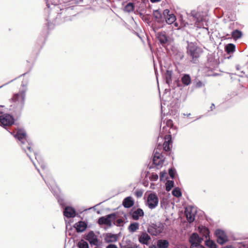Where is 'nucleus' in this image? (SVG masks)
Listing matches in <instances>:
<instances>
[{
    "mask_svg": "<svg viewBox=\"0 0 248 248\" xmlns=\"http://www.w3.org/2000/svg\"><path fill=\"white\" fill-rule=\"evenodd\" d=\"M134 204V202L131 197H127L124 199L123 202V205L125 208H130Z\"/></svg>",
    "mask_w": 248,
    "mask_h": 248,
    "instance_id": "obj_23",
    "label": "nucleus"
},
{
    "mask_svg": "<svg viewBox=\"0 0 248 248\" xmlns=\"http://www.w3.org/2000/svg\"><path fill=\"white\" fill-rule=\"evenodd\" d=\"M35 168H36V169L38 170V172H40L39 170L38 169H37V168L36 167V166H35Z\"/></svg>",
    "mask_w": 248,
    "mask_h": 248,
    "instance_id": "obj_56",
    "label": "nucleus"
},
{
    "mask_svg": "<svg viewBox=\"0 0 248 248\" xmlns=\"http://www.w3.org/2000/svg\"><path fill=\"white\" fill-rule=\"evenodd\" d=\"M34 155H35L36 159L37 160L38 163L40 165L41 167L43 169H44L45 168V165L44 162H43V161L41 159V157L39 155H38L35 152H34Z\"/></svg>",
    "mask_w": 248,
    "mask_h": 248,
    "instance_id": "obj_33",
    "label": "nucleus"
},
{
    "mask_svg": "<svg viewBox=\"0 0 248 248\" xmlns=\"http://www.w3.org/2000/svg\"><path fill=\"white\" fill-rule=\"evenodd\" d=\"M152 178H153V180H154V181H156L157 180L158 177V175L157 174H153L152 175Z\"/></svg>",
    "mask_w": 248,
    "mask_h": 248,
    "instance_id": "obj_45",
    "label": "nucleus"
},
{
    "mask_svg": "<svg viewBox=\"0 0 248 248\" xmlns=\"http://www.w3.org/2000/svg\"><path fill=\"white\" fill-rule=\"evenodd\" d=\"M169 10L166 9L164 11L163 14L168 15V17L166 19V22L169 24H171L176 20V17L173 14L169 15Z\"/></svg>",
    "mask_w": 248,
    "mask_h": 248,
    "instance_id": "obj_20",
    "label": "nucleus"
},
{
    "mask_svg": "<svg viewBox=\"0 0 248 248\" xmlns=\"http://www.w3.org/2000/svg\"><path fill=\"white\" fill-rule=\"evenodd\" d=\"M205 245L208 248H217V245L215 242L211 240H207L205 241Z\"/></svg>",
    "mask_w": 248,
    "mask_h": 248,
    "instance_id": "obj_32",
    "label": "nucleus"
},
{
    "mask_svg": "<svg viewBox=\"0 0 248 248\" xmlns=\"http://www.w3.org/2000/svg\"><path fill=\"white\" fill-rule=\"evenodd\" d=\"M58 202L61 206H63L64 205L63 200L59 197H58Z\"/></svg>",
    "mask_w": 248,
    "mask_h": 248,
    "instance_id": "obj_42",
    "label": "nucleus"
},
{
    "mask_svg": "<svg viewBox=\"0 0 248 248\" xmlns=\"http://www.w3.org/2000/svg\"><path fill=\"white\" fill-rule=\"evenodd\" d=\"M174 182L173 181L169 180L166 183V190L169 191L173 186Z\"/></svg>",
    "mask_w": 248,
    "mask_h": 248,
    "instance_id": "obj_35",
    "label": "nucleus"
},
{
    "mask_svg": "<svg viewBox=\"0 0 248 248\" xmlns=\"http://www.w3.org/2000/svg\"><path fill=\"white\" fill-rule=\"evenodd\" d=\"M205 83L202 81L199 80L196 81L195 87L197 88H201L204 86Z\"/></svg>",
    "mask_w": 248,
    "mask_h": 248,
    "instance_id": "obj_38",
    "label": "nucleus"
},
{
    "mask_svg": "<svg viewBox=\"0 0 248 248\" xmlns=\"http://www.w3.org/2000/svg\"><path fill=\"white\" fill-rule=\"evenodd\" d=\"M164 157L163 156L159 153L156 152L155 153L154 157L153 158V164L157 167V168H159L161 167L163 164Z\"/></svg>",
    "mask_w": 248,
    "mask_h": 248,
    "instance_id": "obj_11",
    "label": "nucleus"
},
{
    "mask_svg": "<svg viewBox=\"0 0 248 248\" xmlns=\"http://www.w3.org/2000/svg\"><path fill=\"white\" fill-rule=\"evenodd\" d=\"M14 119L12 116L4 114L0 116V123L4 126L12 125L14 123Z\"/></svg>",
    "mask_w": 248,
    "mask_h": 248,
    "instance_id": "obj_10",
    "label": "nucleus"
},
{
    "mask_svg": "<svg viewBox=\"0 0 248 248\" xmlns=\"http://www.w3.org/2000/svg\"><path fill=\"white\" fill-rule=\"evenodd\" d=\"M31 162H32V163H33L34 166H35L36 165H35V163L33 162V160H31Z\"/></svg>",
    "mask_w": 248,
    "mask_h": 248,
    "instance_id": "obj_57",
    "label": "nucleus"
},
{
    "mask_svg": "<svg viewBox=\"0 0 248 248\" xmlns=\"http://www.w3.org/2000/svg\"><path fill=\"white\" fill-rule=\"evenodd\" d=\"M77 246L78 248H89L88 243L83 240L79 241L77 244Z\"/></svg>",
    "mask_w": 248,
    "mask_h": 248,
    "instance_id": "obj_31",
    "label": "nucleus"
},
{
    "mask_svg": "<svg viewBox=\"0 0 248 248\" xmlns=\"http://www.w3.org/2000/svg\"><path fill=\"white\" fill-rule=\"evenodd\" d=\"M161 0H150V1L152 3H156L160 1Z\"/></svg>",
    "mask_w": 248,
    "mask_h": 248,
    "instance_id": "obj_47",
    "label": "nucleus"
},
{
    "mask_svg": "<svg viewBox=\"0 0 248 248\" xmlns=\"http://www.w3.org/2000/svg\"><path fill=\"white\" fill-rule=\"evenodd\" d=\"M202 240V238L200 237L197 233H193L189 238V242L191 244V247L194 245H200Z\"/></svg>",
    "mask_w": 248,
    "mask_h": 248,
    "instance_id": "obj_14",
    "label": "nucleus"
},
{
    "mask_svg": "<svg viewBox=\"0 0 248 248\" xmlns=\"http://www.w3.org/2000/svg\"><path fill=\"white\" fill-rule=\"evenodd\" d=\"M46 5H47V7L48 8H49V4L48 3H47Z\"/></svg>",
    "mask_w": 248,
    "mask_h": 248,
    "instance_id": "obj_55",
    "label": "nucleus"
},
{
    "mask_svg": "<svg viewBox=\"0 0 248 248\" xmlns=\"http://www.w3.org/2000/svg\"><path fill=\"white\" fill-rule=\"evenodd\" d=\"M150 239V236L146 232H142L139 238V242L144 245H147Z\"/></svg>",
    "mask_w": 248,
    "mask_h": 248,
    "instance_id": "obj_17",
    "label": "nucleus"
},
{
    "mask_svg": "<svg viewBox=\"0 0 248 248\" xmlns=\"http://www.w3.org/2000/svg\"><path fill=\"white\" fill-rule=\"evenodd\" d=\"M143 191L141 190H137L135 191V195L137 197L140 198L142 196Z\"/></svg>",
    "mask_w": 248,
    "mask_h": 248,
    "instance_id": "obj_40",
    "label": "nucleus"
},
{
    "mask_svg": "<svg viewBox=\"0 0 248 248\" xmlns=\"http://www.w3.org/2000/svg\"><path fill=\"white\" fill-rule=\"evenodd\" d=\"M63 215L67 218L74 217L76 215V211L74 208L67 206L63 211Z\"/></svg>",
    "mask_w": 248,
    "mask_h": 248,
    "instance_id": "obj_15",
    "label": "nucleus"
},
{
    "mask_svg": "<svg viewBox=\"0 0 248 248\" xmlns=\"http://www.w3.org/2000/svg\"><path fill=\"white\" fill-rule=\"evenodd\" d=\"M156 36L160 43L163 46L166 44L168 41V37L165 31L157 32Z\"/></svg>",
    "mask_w": 248,
    "mask_h": 248,
    "instance_id": "obj_13",
    "label": "nucleus"
},
{
    "mask_svg": "<svg viewBox=\"0 0 248 248\" xmlns=\"http://www.w3.org/2000/svg\"><path fill=\"white\" fill-rule=\"evenodd\" d=\"M27 155H28L30 158H31V156H30V155H29V153H27Z\"/></svg>",
    "mask_w": 248,
    "mask_h": 248,
    "instance_id": "obj_53",
    "label": "nucleus"
},
{
    "mask_svg": "<svg viewBox=\"0 0 248 248\" xmlns=\"http://www.w3.org/2000/svg\"><path fill=\"white\" fill-rule=\"evenodd\" d=\"M181 81L185 86L190 85L191 82V78L189 75L186 74L183 75L181 78Z\"/></svg>",
    "mask_w": 248,
    "mask_h": 248,
    "instance_id": "obj_22",
    "label": "nucleus"
},
{
    "mask_svg": "<svg viewBox=\"0 0 248 248\" xmlns=\"http://www.w3.org/2000/svg\"><path fill=\"white\" fill-rule=\"evenodd\" d=\"M169 173L170 176V177L173 179L174 177L175 174V170L172 169H170L169 170Z\"/></svg>",
    "mask_w": 248,
    "mask_h": 248,
    "instance_id": "obj_39",
    "label": "nucleus"
},
{
    "mask_svg": "<svg viewBox=\"0 0 248 248\" xmlns=\"http://www.w3.org/2000/svg\"><path fill=\"white\" fill-rule=\"evenodd\" d=\"M169 246V242L167 240L159 239L157 241V247L158 248H168Z\"/></svg>",
    "mask_w": 248,
    "mask_h": 248,
    "instance_id": "obj_24",
    "label": "nucleus"
},
{
    "mask_svg": "<svg viewBox=\"0 0 248 248\" xmlns=\"http://www.w3.org/2000/svg\"><path fill=\"white\" fill-rule=\"evenodd\" d=\"M164 226L161 223L152 224L148 228V232L152 235H157L162 232Z\"/></svg>",
    "mask_w": 248,
    "mask_h": 248,
    "instance_id": "obj_5",
    "label": "nucleus"
},
{
    "mask_svg": "<svg viewBox=\"0 0 248 248\" xmlns=\"http://www.w3.org/2000/svg\"><path fill=\"white\" fill-rule=\"evenodd\" d=\"M51 182L52 184H53V183H55L54 181H53V180H52V179L51 180Z\"/></svg>",
    "mask_w": 248,
    "mask_h": 248,
    "instance_id": "obj_54",
    "label": "nucleus"
},
{
    "mask_svg": "<svg viewBox=\"0 0 248 248\" xmlns=\"http://www.w3.org/2000/svg\"><path fill=\"white\" fill-rule=\"evenodd\" d=\"M215 234L217 237V241L219 244H224L228 241V237L224 231L218 229L216 231Z\"/></svg>",
    "mask_w": 248,
    "mask_h": 248,
    "instance_id": "obj_9",
    "label": "nucleus"
},
{
    "mask_svg": "<svg viewBox=\"0 0 248 248\" xmlns=\"http://www.w3.org/2000/svg\"><path fill=\"white\" fill-rule=\"evenodd\" d=\"M196 214V209L195 207L188 206L185 209V214L188 221L192 222L195 219V216Z\"/></svg>",
    "mask_w": 248,
    "mask_h": 248,
    "instance_id": "obj_8",
    "label": "nucleus"
},
{
    "mask_svg": "<svg viewBox=\"0 0 248 248\" xmlns=\"http://www.w3.org/2000/svg\"><path fill=\"white\" fill-rule=\"evenodd\" d=\"M85 238L91 245L97 246L98 244L97 237L93 231L90 232L86 235Z\"/></svg>",
    "mask_w": 248,
    "mask_h": 248,
    "instance_id": "obj_12",
    "label": "nucleus"
},
{
    "mask_svg": "<svg viewBox=\"0 0 248 248\" xmlns=\"http://www.w3.org/2000/svg\"><path fill=\"white\" fill-rule=\"evenodd\" d=\"M165 141L163 143V148L166 151H169L170 149V143L171 137L170 135H166L165 137Z\"/></svg>",
    "mask_w": 248,
    "mask_h": 248,
    "instance_id": "obj_19",
    "label": "nucleus"
},
{
    "mask_svg": "<svg viewBox=\"0 0 248 248\" xmlns=\"http://www.w3.org/2000/svg\"><path fill=\"white\" fill-rule=\"evenodd\" d=\"M115 214L114 213L100 217L98 220V223L100 225H106L111 226V222L115 219Z\"/></svg>",
    "mask_w": 248,
    "mask_h": 248,
    "instance_id": "obj_6",
    "label": "nucleus"
},
{
    "mask_svg": "<svg viewBox=\"0 0 248 248\" xmlns=\"http://www.w3.org/2000/svg\"><path fill=\"white\" fill-rule=\"evenodd\" d=\"M172 195L176 197H180L182 195L181 191L179 188L176 187L172 191Z\"/></svg>",
    "mask_w": 248,
    "mask_h": 248,
    "instance_id": "obj_34",
    "label": "nucleus"
},
{
    "mask_svg": "<svg viewBox=\"0 0 248 248\" xmlns=\"http://www.w3.org/2000/svg\"><path fill=\"white\" fill-rule=\"evenodd\" d=\"M214 108H215V105L214 104H212L211 106V110H212Z\"/></svg>",
    "mask_w": 248,
    "mask_h": 248,
    "instance_id": "obj_50",
    "label": "nucleus"
},
{
    "mask_svg": "<svg viewBox=\"0 0 248 248\" xmlns=\"http://www.w3.org/2000/svg\"><path fill=\"white\" fill-rule=\"evenodd\" d=\"M166 175H167L166 172H161L160 173V180L161 181L163 180Z\"/></svg>",
    "mask_w": 248,
    "mask_h": 248,
    "instance_id": "obj_41",
    "label": "nucleus"
},
{
    "mask_svg": "<svg viewBox=\"0 0 248 248\" xmlns=\"http://www.w3.org/2000/svg\"><path fill=\"white\" fill-rule=\"evenodd\" d=\"M43 179H44V181H45L46 183L47 184V186H48V187H49V184L48 183V179H44V178H43ZM49 188L50 189H51V188H50V187H49Z\"/></svg>",
    "mask_w": 248,
    "mask_h": 248,
    "instance_id": "obj_46",
    "label": "nucleus"
},
{
    "mask_svg": "<svg viewBox=\"0 0 248 248\" xmlns=\"http://www.w3.org/2000/svg\"><path fill=\"white\" fill-rule=\"evenodd\" d=\"M15 137L18 139L20 143L19 144L22 147L23 150L26 152L27 148L30 153L31 152V146L30 142L27 140L26 133L23 129H19L17 130Z\"/></svg>",
    "mask_w": 248,
    "mask_h": 248,
    "instance_id": "obj_2",
    "label": "nucleus"
},
{
    "mask_svg": "<svg viewBox=\"0 0 248 248\" xmlns=\"http://www.w3.org/2000/svg\"><path fill=\"white\" fill-rule=\"evenodd\" d=\"M106 248H117V246L114 244L108 245Z\"/></svg>",
    "mask_w": 248,
    "mask_h": 248,
    "instance_id": "obj_44",
    "label": "nucleus"
},
{
    "mask_svg": "<svg viewBox=\"0 0 248 248\" xmlns=\"http://www.w3.org/2000/svg\"><path fill=\"white\" fill-rule=\"evenodd\" d=\"M224 248H229V247L227 246L226 247H224Z\"/></svg>",
    "mask_w": 248,
    "mask_h": 248,
    "instance_id": "obj_58",
    "label": "nucleus"
},
{
    "mask_svg": "<svg viewBox=\"0 0 248 248\" xmlns=\"http://www.w3.org/2000/svg\"><path fill=\"white\" fill-rule=\"evenodd\" d=\"M242 35V32L238 30L233 31L232 33V38L235 40L241 37Z\"/></svg>",
    "mask_w": 248,
    "mask_h": 248,
    "instance_id": "obj_29",
    "label": "nucleus"
},
{
    "mask_svg": "<svg viewBox=\"0 0 248 248\" xmlns=\"http://www.w3.org/2000/svg\"><path fill=\"white\" fill-rule=\"evenodd\" d=\"M118 222H120V219L118 220Z\"/></svg>",
    "mask_w": 248,
    "mask_h": 248,
    "instance_id": "obj_59",
    "label": "nucleus"
},
{
    "mask_svg": "<svg viewBox=\"0 0 248 248\" xmlns=\"http://www.w3.org/2000/svg\"><path fill=\"white\" fill-rule=\"evenodd\" d=\"M1 113V111H0V114Z\"/></svg>",
    "mask_w": 248,
    "mask_h": 248,
    "instance_id": "obj_60",
    "label": "nucleus"
},
{
    "mask_svg": "<svg viewBox=\"0 0 248 248\" xmlns=\"http://www.w3.org/2000/svg\"><path fill=\"white\" fill-rule=\"evenodd\" d=\"M187 52L191 59V62L196 63L202 53V50L201 48L198 47L194 43H190L188 44Z\"/></svg>",
    "mask_w": 248,
    "mask_h": 248,
    "instance_id": "obj_3",
    "label": "nucleus"
},
{
    "mask_svg": "<svg viewBox=\"0 0 248 248\" xmlns=\"http://www.w3.org/2000/svg\"><path fill=\"white\" fill-rule=\"evenodd\" d=\"M191 15L195 21V26L197 28H204V25L206 24V18L203 13L201 12H197L196 10H192Z\"/></svg>",
    "mask_w": 248,
    "mask_h": 248,
    "instance_id": "obj_4",
    "label": "nucleus"
},
{
    "mask_svg": "<svg viewBox=\"0 0 248 248\" xmlns=\"http://www.w3.org/2000/svg\"><path fill=\"white\" fill-rule=\"evenodd\" d=\"M166 126H164L162 128V132H167L168 131V128H170L173 126V122L170 119L168 120L166 122Z\"/></svg>",
    "mask_w": 248,
    "mask_h": 248,
    "instance_id": "obj_28",
    "label": "nucleus"
},
{
    "mask_svg": "<svg viewBox=\"0 0 248 248\" xmlns=\"http://www.w3.org/2000/svg\"><path fill=\"white\" fill-rule=\"evenodd\" d=\"M158 198L157 195L155 193L150 194L147 199L146 205L151 209L155 208L158 205Z\"/></svg>",
    "mask_w": 248,
    "mask_h": 248,
    "instance_id": "obj_7",
    "label": "nucleus"
},
{
    "mask_svg": "<svg viewBox=\"0 0 248 248\" xmlns=\"http://www.w3.org/2000/svg\"><path fill=\"white\" fill-rule=\"evenodd\" d=\"M235 46L233 44H229L226 46V50L228 53L233 52L235 51Z\"/></svg>",
    "mask_w": 248,
    "mask_h": 248,
    "instance_id": "obj_30",
    "label": "nucleus"
},
{
    "mask_svg": "<svg viewBox=\"0 0 248 248\" xmlns=\"http://www.w3.org/2000/svg\"><path fill=\"white\" fill-rule=\"evenodd\" d=\"M26 91L24 90L20 91L18 93L14 94L12 98L13 103L12 105V109L16 115H20L23 109L25 100Z\"/></svg>",
    "mask_w": 248,
    "mask_h": 248,
    "instance_id": "obj_1",
    "label": "nucleus"
},
{
    "mask_svg": "<svg viewBox=\"0 0 248 248\" xmlns=\"http://www.w3.org/2000/svg\"><path fill=\"white\" fill-rule=\"evenodd\" d=\"M149 248H158L157 245H152L149 247Z\"/></svg>",
    "mask_w": 248,
    "mask_h": 248,
    "instance_id": "obj_48",
    "label": "nucleus"
},
{
    "mask_svg": "<svg viewBox=\"0 0 248 248\" xmlns=\"http://www.w3.org/2000/svg\"><path fill=\"white\" fill-rule=\"evenodd\" d=\"M139 228V224L138 222H134L131 223L128 227L129 232H134Z\"/></svg>",
    "mask_w": 248,
    "mask_h": 248,
    "instance_id": "obj_26",
    "label": "nucleus"
},
{
    "mask_svg": "<svg viewBox=\"0 0 248 248\" xmlns=\"http://www.w3.org/2000/svg\"><path fill=\"white\" fill-rule=\"evenodd\" d=\"M184 115H186V114H184ZM190 115V113H188V114H186V116H187V117L189 116Z\"/></svg>",
    "mask_w": 248,
    "mask_h": 248,
    "instance_id": "obj_52",
    "label": "nucleus"
},
{
    "mask_svg": "<svg viewBox=\"0 0 248 248\" xmlns=\"http://www.w3.org/2000/svg\"><path fill=\"white\" fill-rule=\"evenodd\" d=\"M134 10V4L132 2L128 3L124 7V11L127 13H131Z\"/></svg>",
    "mask_w": 248,
    "mask_h": 248,
    "instance_id": "obj_27",
    "label": "nucleus"
},
{
    "mask_svg": "<svg viewBox=\"0 0 248 248\" xmlns=\"http://www.w3.org/2000/svg\"><path fill=\"white\" fill-rule=\"evenodd\" d=\"M117 240L116 235L110 233H107L105 237V241L107 243L116 242Z\"/></svg>",
    "mask_w": 248,
    "mask_h": 248,
    "instance_id": "obj_21",
    "label": "nucleus"
},
{
    "mask_svg": "<svg viewBox=\"0 0 248 248\" xmlns=\"http://www.w3.org/2000/svg\"><path fill=\"white\" fill-rule=\"evenodd\" d=\"M201 231H203V236H204L205 238H207L209 237V231L208 229L205 227H202L201 228Z\"/></svg>",
    "mask_w": 248,
    "mask_h": 248,
    "instance_id": "obj_36",
    "label": "nucleus"
},
{
    "mask_svg": "<svg viewBox=\"0 0 248 248\" xmlns=\"http://www.w3.org/2000/svg\"><path fill=\"white\" fill-rule=\"evenodd\" d=\"M13 80H11L10 81H9V82H7V83H5V84H3V85H2V86H0V88H1V87H3V86H4V85L8 84L9 83L11 82L12 81H13Z\"/></svg>",
    "mask_w": 248,
    "mask_h": 248,
    "instance_id": "obj_49",
    "label": "nucleus"
},
{
    "mask_svg": "<svg viewBox=\"0 0 248 248\" xmlns=\"http://www.w3.org/2000/svg\"><path fill=\"white\" fill-rule=\"evenodd\" d=\"M132 218L135 220H138L141 217L144 216V212L140 208H138L133 212L130 213Z\"/></svg>",
    "mask_w": 248,
    "mask_h": 248,
    "instance_id": "obj_16",
    "label": "nucleus"
},
{
    "mask_svg": "<svg viewBox=\"0 0 248 248\" xmlns=\"http://www.w3.org/2000/svg\"><path fill=\"white\" fill-rule=\"evenodd\" d=\"M191 248H205L203 246H202L201 244L198 245H194L192 247H191Z\"/></svg>",
    "mask_w": 248,
    "mask_h": 248,
    "instance_id": "obj_43",
    "label": "nucleus"
},
{
    "mask_svg": "<svg viewBox=\"0 0 248 248\" xmlns=\"http://www.w3.org/2000/svg\"><path fill=\"white\" fill-rule=\"evenodd\" d=\"M172 72L170 70H167L165 74V78L166 83L170 85L172 81Z\"/></svg>",
    "mask_w": 248,
    "mask_h": 248,
    "instance_id": "obj_25",
    "label": "nucleus"
},
{
    "mask_svg": "<svg viewBox=\"0 0 248 248\" xmlns=\"http://www.w3.org/2000/svg\"><path fill=\"white\" fill-rule=\"evenodd\" d=\"M87 224L85 222L82 221L76 223L75 225V228L78 232H82L84 231L87 228Z\"/></svg>",
    "mask_w": 248,
    "mask_h": 248,
    "instance_id": "obj_18",
    "label": "nucleus"
},
{
    "mask_svg": "<svg viewBox=\"0 0 248 248\" xmlns=\"http://www.w3.org/2000/svg\"><path fill=\"white\" fill-rule=\"evenodd\" d=\"M153 16L156 19H160L161 17V14L158 10L154 11Z\"/></svg>",
    "mask_w": 248,
    "mask_h": 248,
    "instance_id": "obj_37",
    "label": "nucleus"
},
{
    "mask_svg": "<svg viewBox=\"0 0 248 248\" xmlns=\"http://www.w3.org/2000/svg\"><path fill=\"white\" fill-rule=\"evenodd\" d=\"M174 25H175V27H178V24L177 23H174Z\"/></svg>",
    "mask_w": 248,
    "mask_h": 248,
    "instance_id": "obj_51",
    "label": "nucleus"
}]
</instances>
